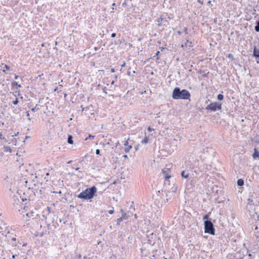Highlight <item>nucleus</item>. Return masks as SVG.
<instances>
[{"instance_id":"obj_1","label":"nucleus","mask_w":259,"mask_h":259,"mask_svg":"<svg viewBox=\"0 0 259 259\" xmlns=\"http://www.w3.org/2000/svg\"><path fill=\"white\" fill-rule=\"evenodd\" d=\"M191 96L190 93L185 89L181 90L179 87L175 88L172 92V97L174 99L187 100L189 99Z\"/></svg>"},{"instance_id":"obj_2","label":"nucleus","mask_w":259,"mask_h":259,"mask_svg":"<svg viewBox=\"0 0 259 259\" xmlns=\"http://www.w3.org/2000/svg\"><path fill=\"white\" fill-rule=\"evenodd\" d=\"M97 190V188L95 186L87 188L84 191L79 193L78 195V197L85 200L91 199L95 196Z\"/></svg>"},{"instance_id":"obj_3","label":"nucleus","mask_w":259,"mask_h":259,"mask_svg":"<svg viewBox=\"0 0 259 259\" xmlns=\"http://www.w3.org/2000/svg\"><path fill=\"white\" fill-rule=\"evenodd\" d=\"M204 230L205 232L211 235H214L215 230L213 227L212 223L210 220H206L204 221Z\"/></svg>"},{"instance_id":"obj_4","label":"nucleus","mask_w":259,"mask_h":259,"mask_svg":"<svg viewBox=\"0 0 259 259\" xmlns=\"http://www.w3.org/2000/svg\"><path fill=\"white\" fill-rule=\"evenodd\" d=\"M247 209L248 210L249 214L250 215V217L254 219L255 217H256L258 220H259V215L257 214V212L254 211H251L250 210V209H254V206L253 201L250 199H248V202L247 205Z\"/></svg>"},{"instance_id":"obj_5","label":"nucleus","mask_w":259,"mask_h":259,"mask_svg":"<svg viewBox=\"0 0 259 259\" xmlns=\"http://www.w3.org/2000/svg\"><path fill=\"white\" fill-rule=\"evenodd\" d=\"M222 109V104L218 102H213L208 105L206 107V109L207 110H211L212 111H215L217 110H220Z\"/></svg>"},{"instance_id":"obj_6","label":"nucleus","mask_w":259,"mask_h":259,"mask_svg":"<svg viewBox=\"0 0 259 259\" xmlns=\"http://www.w3.org/2000/svg\"><path fill=\"white\" fill-rule=\"evenodd\" d=\"M51 208L49 206H48L45 210H44L41 212V215L42 218H40L42 220H45L47 222V217L48 215L51 214Z\"/></svg>"},{"instance_id":"obj_7","label":"nucleus","mask_w":259,"mask_h":259,"mask_svg":"<svg viewBox=\"0 0 259 259\" xmlns=\"http://www.w3.org/2000/svg\"><path fill=\"white\" fill-rule=\"evenodd\" d=\"M253 55L258 60H257V63H259V50H257L256 47H254L253 51Z\"/></svg>"},{"instance_id":"obj_8","label":"nucleus","mask_w":259,"mask_h":259,"mask_svg":"<svg viewBox=\"0 0 259 259\" xmlns=\"http://www.w3.org/2000/svg\"><path fill=\"white\" fill-rule=\"evenodd\" d=\"M181 176L184 179H187L189 176V170H183L181 172Z\"/></svg>"},{"instance_id":"obj_9","label":"nucleus","mask_w":259,"mask_h":259,"mask_svg":"<svg viewBox=\"0 0 259 259\" xmlns=\"http://www.w3.org/2000/svg\"><path fill=\"white\" fill-rule=\"evenodd\" d=\"M124 145L126 146L124 149L125 152L126 153L128 152L130 149L132 148V146L128 145V142L127 141L125 142Z\"/></svg>"},{"instance_id":"obj_10","label":"nucleus","mask_w":259,"mask_h":259,"mask_svg":"<svg viewBox=\"0 0 259 259\" xmlns=\"http://www.w3.org/2000/svg\"><path fill=\"white\" fill-rule=\"evenodd\" d=\"M163 20V18L162 16L159 18H158L157 19V25H158V26H161L162 25Z\"/></svg>"},{"instance_id":"obj_11","label":"nucleus","mask_w":259,"mask_h":259,"mask_svg":"<svg viewBox=\"0 0 259 259\" xmlns=\"http://www.w3.org/2000/svg\"><path fill=\"white\" fill-rule=\"evenodd\" d=\"M163 174L165 176V181H168V180L171 177L170 176L168 175V171L167 170H163Z\"/></svg>"},{"instance_id":"obj_12","label":"nucleus","mask_w":259,"mask_h":259,"mask_svg":"<svg viewBox=\"0 0 259 259\" xmlns=\"http://www.w3.org/2000/svg\"><path fill=\"white\" fill-rule=\"evenodd\" d=\"M252 156L253 158H256L259 157V152L256 149H254V152L252 155Z\"/></svg>"},{"instance_id":"obj_13","label":"nucleus","mask_w":259,"mask_h":259,"mask_svg":"<svg viewBox=\"0 0 259 259\" xmlns=\"http://www.w3.org/2000/svg\"><path fill=\"white\" fill-rule=\"evenodd\" d=\"M0 142L3 143L7 142V139L5 138L4 136L2 135V134L0 133Z\"/></svg>"},{"instance_id":"obj_14","label":"nucleus","mask_w":259,"mask_h":259,"mask_svg":"<svg viewBox=\"0 0 259 259\" xmlns=\"http://www.w3.org/2000/svg\"><path fill=\"white\" fill-rule=\"evenodd\" d=\"M67 142L70 144H72L73 143V137L71 135H69L68 137Z\"/></svg>"},{"instance_id":"obj_15","label":"nucleus","mask_w":259,"mask_h":259,"mask_svg":"<svg viewBox=\"0 0 259 259\" xmlns=\"http://www.w3.org/2000/svg\"><path fill=\"white\" fill-rule=\"evenodd\" d=\"M237 185L239 186H242L244 185V181L243 180L240 179L237 181Z\"/></svg>"},{"instance_id":"obj_16","label":"nucleus","mask_w":259,"mask_h":259,"mask_svg":"<svg viewBox=\"0 0 259 259\" xmlns=\"http://www.w3.org/2000/svg\"><path fill=\"white\" fill-rule=\"evenodd\" d=\"M149 139L148 137H145V138L142 141V143L143 144H147L149 142Z\"/></svg>"},{"instance_id":"obj_17","label":"nucleus","mask_w":259,"mask_h":259,"mask_svg":"<svg viewBox=\"0 0 259 259\" xmlns=\"http://www.w3.org/2000/svg\"><path fill=\"white\" fill-rule=\"evenodd\" d=\"M4 149H5V151H6V152H11V151H12V149H11V147L9 146L4 147Z\"/></svg>"},{"instance_id":"obj_18","label":"nucleus","mask_w":259,"mask_h":259,"mask_svg":"<svg viewBox=\"0 0 259 259\" xmlns=\"http://www.w3.org/2000/svg\"><path fill=\"white\" fill-rule=\"evenodd\" d=\"M256 24L254 29L256 32H259V21H257Z\"/></svg>"},{"instance_id":"obj_19","label":"nucleus","mask_w":259,"mask_h":259,"mask_svg":"<svg viewBox=\"0 0 259 259\" xmlns=\"http://www.w3.org/2000/svg\"><path fill=\"white\" fill-rule=\"evenodd\" d=\"M123 219L121 217H120L119 218L117 219L115 222H116L117 225H119L121 221H122Z\"/></svg>"},{"instance_id":"obj_20","label":"nucleus","mask_w":259,"mask_h":259,"mask_svg":"<svg viewBox=\"0 0 259 259\" xmlns=\"http://www.w3.org/2000/svg\"><path fill=\"white\" fill-rule=\"evenodd\" d=\"M217 99L221 101L224 99V96L222 94H219L217 96Z\"/></svg>"},{"instance_id":"obj_21","label":"nucleus","mask_w":259,"mask_h":259,"mask_svg":"<svg viewBox=\"0 0 259 259\" xmlns=\"http://www.w3.org/2000/svg\"><path fill=\"white\" fill-rule=\"evenodd\" d=\"M128 215L126 213H124L123 214H122V217L121 218H122L123 220H127L128 219Z\"/></svg>"},{"instance_id":"obj_22","label":"nucleus","mask_w":259,"mask_h":259,"mask_svg":"<svg viewBox=\"0 0 259 259\" xmlns=\"http://www.w3.org/2000/svg\"><path fill=\"white\" fill-rule=\"evenodd\" d=\"M184 44H185V46H189L190 47L192 42L189 41L188 40H187Z\"/></svg>"},{"instance_id":"obj_23","label":"nucleus","mask_w":259,"mask_h":259,"mask_svg":"<svg viewBox=\"0 0 259 259\" xmlns=\"http://www.w3.org/2000/svg\"><path fill=\"white\" fill-rule=\"evenodd\" d=\"M9 70H10V67L9 66H8L7 65H5V67L4 68L3 71H5Z\"/></svg>"},{"instance_id":"obj_24","label":"nucleus","mask_w":259,"mask_h":259,"mask_svg":"<svg viewBox=\"0 0 259 259\" xmlns=\"http://www.w3.org/2000/svg\"><path fill=\"white\" fill-rule=\"evenodd\" d=\"M37 105H36L35 106V107H34V108H32L31 109V111H32V112H35V111H38V110H39V108L37 107Z\"/></svg>"},{"instance_id":"obj_25","label":"nucleus","mask_w":259,"mask_h":259,"mask_svg":"<svg viewBox=\"0 0 259 259\" xmlns=\"http://www.w3.org/2000/svg\"><path fill=\"white\" fill-rule=\"evenodd\" d=\"M208 214H205V215L203 216V219L204 220H207V219H208Z\"/></svg>"},{"instance_id":"obj_26","label":"nucleus","mask_w":259,"mask_h":259,"mask_svg":"<svg viewBox=\"0 0 259 259\" xmlns=\"http://www.w3.org/2000/svg\"><path fill=\"white\" fill-rule=\"evenodd\" d=\"M12 103H13V104H14V105H17V104H18V99L16 98V99H15V100H14V101H13L12 102Z\"/></svg>"},{"instance_id":"obj_27","label":"nucleus","mask_w":259,"mask_h":259,"mask_svg":"<svg viewBox=\"0 0 259 259\" xmlns=\"http://www.w3.org/2000/svg\"><path fill=\"white\" fill-rule=\"evenodd\" d=\"M108 212H109V214H113L114 213V209H113V208H112V209L109 210L108 211Z\"/></svg>"},{"instance_id":"obj_28","label":"nucleus","mask_w":259,"mask_h":259,"mask_svg":"<svg viewBox=\"0 0 259 259\" xmlns=\"http://www.w3.org/2000/svg\"><path fill=\"white\" fill-rule=\"evenodd\" d=\"M12 84L14 85H17L18 87H21V85H19L18 84V83L17 82H13L12 83Z\"/></svg>"},{"instance_id":"obj_29","label":"nucleus","mask_w":259,"mask_h":259,"mask_svg":"<svg viewBox=\"0 0 259 259\" xmlns=\"http://www.w3.org/2000/svg\"><path fill=\"white\" fill-rule=\"evenodd\" d=\"M100 150L99 149H97V150H96V154L97 155H99V154H100Z\"/></svg>"},{"instance_id":"obj_30","label":"nucleus","mask_w":259,"mask_h":259,"mask_svg":"<svg viewBox=\"0 0 259 259\" xmlns=\"http://www.w3.org/2000/svg\"><path fill=\"white\" fill-rule=\"evenodd\" d=\"M184 32H185V34H188V29L187 27H185L184 28Z\"/></svg>"},{"instance_id":"obj_31","label":"nucleus","mask_w":259,"mask_h":259,"mask_svg":"<svg viewBox=\"0 0 259 259\" xmlns=\"http://www.w3.org/2000/svg\"><path fill=\"white\" fill-rule=\"evenodd\" d=\"M81 107H82V111H87L88 109V107H82V106H81Z\"/></svg>"},{"instance_id":"obj_32","label":"nucleus","mask_w":259,"mask_h":259,"mask_svg":"<svg viewBox=\"0 0 259 259\" xmlns=\"http://www.w3.org/2000/svg\"><path fill=\"white\" fill-rule=\"evenodd\" d=\"M26 116L28 117V118L29 120H30V114L29 113V112H26Z\"/></svg>"},{"instance_id":"obj_33","label":"nucleus","mask_w":259,"mask_h":259,"mask_svg":"<svg viewBox=\"0 0 259 259\" xmlns=\"http://www.w3.org/2000/svg\"><path fill=\"white\" fill-rule=\"evenodd\" d=\"M159 53H160V52L159 51H157V53H156V55L154 56V57H155L156 56H157ZM156 59H158L159 58L158 57H157Z\"/></svg>"},{"instance_id":"obj_34","label":"nucleus","mask_w":259,"mask_h":259,"mask_svg":"<svg viewBox=\"0 0 259 259\" xmlns=\"http://www.w3.org/2000/svg\"><path fill=\"white\" fill-rule=\"evenodd\" d=\"M153 130H154V129L151 128V127H148V131L149 132H152Z\"/></svg>"},{"instance_id":"obj_35","label":"nucleus","mask_w":259,"mask_h":259,"mask_svg":"<svg viewBox=\"0 0 259 259\" xmlns=\"http://www.w3.org/2000/svg\"><path fill=\"white\" fill-rule=\"evenodd\" d=\"M167 21L166 20L163 21V24L164 25L166 26Z\"/></svg>"},{"instance_id":"obj_36","label":"nucleus","mask_w":259,"mask_h":259,"mask_svg":"<svg viewBox=\"0 0 259 259\" xmlns=\"http://www.w3.org/2000/svg\"><path fill=\"white\" fill-rule=\"evenodd\" d=\"M115 36H116V33H112V34H111V37H115Z\"/></svg>"},{"instance_id":"obj_37","label":"nucleus","mask_w":259,"mask_h":259,"mask_svg":"<svg viewBox=\"0 0 259 259\" xmlns=\"http://www.w3.org/2000/svg\"><path fill=\"white\" fill-rule=\"evenodd\" d=\"M94 137H95V136H92L91 135H89V138H92L94 139Z\"/></svg>"},{"instance_id":"obj_38","label":"nucleus","mask_w":259,"mask_h":259,"mask_svg":"<svg viewBox=\"0 0 259 259\" xmlns=\"http://www.w3.org/2000/svg\"><path fill=\"white\" fill-rule=\"evenodd\" d=\"M16 256V255H13L12 257L10 258V259H15Z\"/></svg>"},{"instance_id":"obj_39","label":"nucleus","mask_w":259,"mask_h":259,"mask_svg":"<svg viewBox=\"0 0 259 259\" xmlns=\"http://www.w3.org/2000/svg\"><path fill=\"white\" fill-rule=\"evenodd\" d=\"M34 212H33V211H31V216H32V217H34Z\"/></svg>"},{"instance_id":"obj_40","label":"nucleus","mask_w":259,"mask_h":259,"mask_svg":"<svg viewBox=\"0 0 259 259\" xmlns=\"http://www.w3.org/2000/svg\"><path fill=\"white\" fill-rule=\"evenodd\" d=\"M111 72H115V69L114 68H111Z\"/></svg>"},{"instance_id":"obj_41","label":"nucleus","mask_w":259,"mask_h":259,"mask_svg":"<svg viewBox=\"0 0 259 259\" xmlns=\"http://www.w3.org/2000/svg\"><path fill=\"white\" fill-rule=\"evenodd\" d=\"M83 258H84V259H90V258L88 257L87 256H84L83 257Z\"/></svg>"},{"instance_id":"obj_42","label":"nucleus","mask_w":259,"mask_h":259,"mask_svg":"<svg viewBox=\"0 0 259 259\" xmlns=\"http://www.w3.org/2000/svg\"><path fill=\"white\" fill-rule=\"evenodd\" d=\"M27 200V199H26V198H22V201H25V200Z\"/></svg>"},{"instance_id":"obj_43","label":"nucleus","mask_w":259,"mask_h":259,"mask_svg":"<svg viewBox=\"0 0 259 259\" xmlns=\"http://www.w3.org/2000/svg\"><path fill=\"white\" fill-rule=\"evenodd\" d=\"M16 238H15V237H13V238H12V240H13V241H15V240H16Z\"/></svg>"},{"instance_id":"obj_44","label":"nucleus","mask_w":259,"mask_h":259,"mask_svg":"<svg viewBox=\"0 0 259 259\" xmlns=\"http://www.w3.org/2000/svg\"><path fill=\"white\" fill-rule=\"evenodd\" d=\"M178 33L179 35H181V34H182V32H181V31H179L178 32Z\"/></svg>"},{"instance_id":"obj_45","label":"nucleus","mask_w":259,"mask_h":259,"mask_svg":"<svg viewBox=\"0 0 259 259\" xmlns=\"http://www.w3.org/2000/svg\"><path fill=\"white\" fill-rule=\"evenodd\" d=\"M202 76H203V77H206V76H207V74H204L202 75Z\"/></svg>"},{"instance_id":"obj_46","label":"nucleus","mask_w":259,"mask_h":259,"mask_svg":"<svg viewBox=\"0 0 259 259\" xmlns=\"http://www.w3.org/2000/svg\"><path fill=\"white\" fill-rule=\"evenodd\" d=\"M72 162V160H70V161H69L67 163H68V164H69V163H71Z\"/></svg>"},{"instance_id":"obj_47","label":"nucleus","mask_w":259,"mask_h":259,"mask_svg":"<svg viewBox=\"0 0 259 259\" xmlns=\"http://www.w3.org/2000/svg\"><path fill=\"white\" fill-rule=\"evenodd\" d=\"M250 210H251V211H254V212H256V211H255V208H254V210H253H253H252V209H250Z\"/></svg>"},{"instance_id":"obj_48","label":"nucleus","mask_w":259,"mask_h":259,"mask_svg":"<svg viewBox=\"0 0 259 259\" xmlns=\"http://www.w3.org/2000/svg\"><path fill=\"white\" fill-rule=\"evenodd\" d=\"M121 212L122 214H123L124 213L123 212V210L122 209H121Z\"/></svg>"},{"instance_id":"obj_49","label":"nucleus","mask_w":259,"mask_h":259,"mask_svg":"<svg viewBox=\"0 0 259 259\" xmlns=\"http://www.w3.org/2000/svg\"><path fill=\"white\" fill-rule=\"evenodd\" d=\"M185 46V44H183L182 45V48L184 47Z\"/></svg>"},{"instance_id":"obj_50","label":"nucleus","mask_w":259,"mask_h":259,"mask_svg":"<svg viewBox=\"0 0 259 259\" xmlns=\"http://www.w3.org/2000/svg\"><path fill=\"white\" fill-rule=\"evenodd\" d=\"M18 76L17 75H15V78L16 79H17V78H18Z\"/></svg>"},{"instance_id":"obj_51","label":"nucleus","mask_w":259,"mask_h":259,"mask_svg":"<svg viewBox=\"0 0 259 259\" xmlns=\"http://www.w3.org/2000/svg\"><path fill=\"white\" fill-rule=\"evenodd\" d=\"M229 58H230V57H232V55H231V54H229Z\"/></svg>"},{"instance_id":"obj_52","label":"nucleus","mask_w":259,"mask_h":259,"mask_svg":"<svg viewBox=\"0 0 259 259\" xmlns=\"http://www.w3.org/2000/svg\"><path fill=\"white\" fill-rule=\"evenodd\" d=\"M127 74L128 75H131V72H127Z\"/></svg>"},{"instance_id":"obj_53","label":"nucleus","mask_w":259,"mask_h":259,"mask_svg":"<svg viewBox=\"0 0 259 259\" xmlns=\"http://www.w3.org/2000/svg\"><path fill=\"white\" fill-rule=\"evenodd\" d=\"M114 80H113V81L111 82V84H114Z\"/></svg>"},{"instance_id":"obj_54","label":"nucleus","mask_w":259,"mask_h":259,"mask_svg":"<svg viewBox=\"0 0 259 259\" xmlns=\"http://www.w3.org/2000/svg\"><path fill=\"white\" fill-rule=\"evenodd\" d=\"M135 218H137V214H135Z\"/></svg>"},{"instance_id":"obj_55","label":"nucleus","mask_w":259,"mask_h":259,"mask_svg":"<svg viewBox=\"0 0 259 259\" xmlns=\"http://www.w3.org/2000/svg\"><path fill=\"white\" fill-rule=\"evenodd\" d=\"M57 193H61V191H59V192H57Z\"/></svg>"},{"instance_id":"obj_56","label":"nucleus","mask_w":259,"mask_h":259,"mask_svg":"<svg viewBox=\"0 0 259 259\" xmlns=\"http://www.w3.org/2000/svg\"><path fill=\"white\" fill-rule=\"evenodd\" d=\"M57 193H61V191H59V192H57Z\"/></svg>"},{"instance_id":"obj_57","label":"nucleus","mask_w":259,"mask_h":259,"mask_svg":"<svg viewBox=\"0 0 259 259\" xmlns=\"http://www.w3.org/2000/svg\"><path fill=\"white\" fill-rule=\"evenodd\" d=\"M123 156L124 157V158L127 157V155H124Z\"/></svg>"},{"instance_id":"obj_58","label":"nucleus","mask_w":259,"mask_h":259,"mask_svg":"<svg viewBox=\"0 0 259 259\" xmlns=\"http://www.w3.org/2000/svg\"><path fill=\"white\" fill-rule=\"evenodd\" d=\"M78 169H79V168H78V167H77V168H76L75 169V170H78Z\"/></svg>"},{"instance_id":"obj_59","label":"nucleus","mask_w":259,"mask_h":259,"mask_svg":"<svg viewBox=\"0 0 259 259\" xmlns=\"http://www.w3.org/2000/svg\"><path fill=\"white\" fill-rule=\"evenodd\" d=\"M79 258H81V255L80 254L79 255Z\"/></svg>"},{"instance_id":"obj_60","label":"nucleus","mask_w":259,"mask_h":259,"mask_svg":"<svg viewBox=\"0 0 259 259\" xmlns=\"http://www.w3.org/2000/svg\"><path fill=\"white\" fill-rule=\"evenodd\" d=\"M115 3H113L112 5H113V6H115Z\"/></svg>"},{"instance_id":"obj_61","label":"nucleus","mask_w":259,"mask_h":259,"mask_svg":"<svg viewBox=\"0 0 259 259\" xmlns=\"http://www.w3.org/2000/svg\"><path fill=\"white\" fill-rule=\"evenodd\" d=\"M41 46H42V47H44V44H42L41 45Z\"/></svg>"},{"instance_id":"obj_62","label":"nucleus","mask_w":259,"mask_h":259,"mask_svg":"<svg viewBox=\"0 0 259 259\" xmlns=\"http://www.w3.org/2000/svg\"><path fill=\"white\" fill-rule=\"evenodd\" d=\"M49 173H47V176H49Z\"/></svg>"},{"instance_id":"obj_63","label":"nucleus","mask_w":259,"mask_h":259,"mask_svg":"<svg viewBox=\"0 0 259 259\" xmlns=\"http://www.w3.org/2000/svg\"><path fill=\"white\" fill-rule=\"evenodd\" d=\"M29 138V137L26 136V138Z\"/></svg>"},{"instance_id":"obj_64","label":"nucleus","mask_w":259,"mask_h":259,"mask_svg":"<svg viewBox=\"0 0 259 259\" xmlns=\"http://www.w3.org/2000/svg\"><path fill=\"white\" fill-rule=\"evenodd\" d=\"M88 139V138H87L85 140H87Z\"/></svg>"}]
</instances>
